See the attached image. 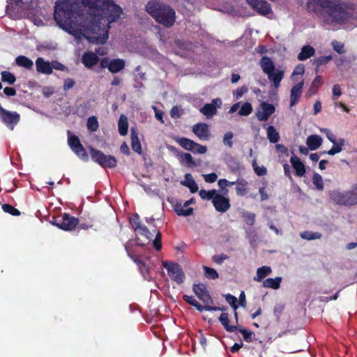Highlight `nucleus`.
Returning <instances> with one entry per match:
<instances>
[{"label":"nucleus","mask_w":357,"mask_h":357,"mask_svg":"<svg viewBox=\"0 0 357 357\" xmlns=\"http://www.w3.org/2000/svg\"><path fill=\"white\" fill-rule=\"evenodd\" d=\"M53 224L64 231H72L79 225V219L65 213L54 220Z\"/></svg>","instance_id":"9"},{"label":"nucleus","mask_w":357,"mask_h":357,"mask_svg":"<svg viewBox=\"0 0 357 357\" xmlns=\"http://www.w3.org/2000/svg\"><path fill=\"white\" fill-rule=\"evenodd\" d=\"M236 185V194L238 196H244L247 193L248 182L245 180H238Z\"/></svg>","instance_id":"36"},{"label":"nucleus","mask_w":357,"mask_h":357,"mask_svg":"<svg viewBox=\"0 0 357 357\" xmlns=\"http://www.w3.org/2000/svg\"><path fill=\"white\" fill-rule=\"evenodd\" d=\"M0 119L10 130H13L20 121V115L17 112H10L0 105Z\"/></svg>","instance_id":"10"},{"label":"nucleus","mask_w":357,"mask_h":357,"mask_svg":"<svg viewBox=\"0 0 357 357\" xmlns=\"http://www.w3.org/2000/svg\"><path fill=\"white\" fill-rule=\"evenodd\" d=\"M260 66L264 73L270 76V73L275 70L273 61L268 56H263L260 60Z\"/></svg>","instance_id":"25"},{"label":"nucleus","mask_w":357,"mask_h":357,"mask_svg":"<svg viewBox=\"0 0 357 357\" xmlns=\"http://www.w3.org/2000/svg\"><path fill=\"white\" fill-rule=\"evenodd\" d=\"M2 209L5 213H9L13 216H18L20 215V211L17 208L8 204H3Z\"/></svg>","instance_id":"44"},{"label":"nucleus","mask_w":357,"mask_h":357,"mask_svg":"<svg viewBox=\"0 0 357 357\" xmlns=\"http://www.w3.org/2000/svg\"><path fill=\"white\" fill-rule=\"evenodd\" d=\"M342 95V91L339 84H335L333 87V99L336 100Z\"/></svg>","instance_id":"58"},{"label":"nucleus","mask_w":357,"mask_h":357,"mask_svg":"<svg viewBox=\"0 0 357 357\" xmlns=\"http://www.w3.org/2000/svg\"><path fill=\"white\" fill-rule=\"evenodd\" d=\"M15 63L17 66L25 68L28 70L31 69L33 66V62L29 58L23 55L16 57Z\"/></svg>","instance_id":"29"},{"label":"nucleus","mask_w":357,"mask_h":357,"mask_svg":"<svg viewBox=\"0 0 357 357\" xmlns=\"http://www.w3.org/2000/svg\"><path fill=\"white\" fill-rule=\"evenodd\" d=\"M283 77V70H277L276 72L272 71V73H270V76H268V78L273 83V85L276 89L280 86V82L282 81Z\"/></svg>","instance_id":"31"},{"label":"nucleus","mask_w":357,"mask_h":357,"mask_svg":"<svg viewBox=\"0 0 357 357\" xmlns=\"http://www.w3.org/2000/svg\"><path fill=\"white\" fill-rule=\"evenodd\" d=\"M246 223L249 225H253L255 222V215L254 213H246L244 215Z\"/></svg>","instance_id":"59"},{"label":"nucleus","mask_w":357,"mask_h":357,"mask_svg":"<svg viewBox=\"0 0 357 357\" xmlns=\"http://www.w3.org/2000/svg\"><path fill=\"white\" fill-rule=\"evenodd\" d=\"M290 162L295 170V174L298 176H303L305 174V167L304 164L301 161L300 158L294 153L290 158Z\"/></svg>","instance_id":"20"},{"label":"nucleus","mask_w":357,"mask_h":357,"mask_svg":"<svg viewBox=\"0 0 357 357\" xmlns=\"http://www.w3.org/2000/svg\"><path fill=\"white\" fill-rule=\"evenodd\" d=\"M260 108L261 111H257L256 113V116L259 121H267L275 111V107L273 105L264 101L260 103Z\"/></svg>","instance_id":"14"},{"label":"nucleus","mask_w":357,"mask_h":357,"mask_svg":"<svg viewBox=\"0 0 357 357\" xmlns=\"http://www.w3.org/2000/svg\"><path fill=\"white\" fill-rule=\"evenodd\" d=\"M162 266L166 268L169 278L177 284H182L185 280V274L180 264L176 262L162 261Z\"/></svg>","instance_id":"8"},{"label":"nucleus","mask_w":357,"mask_h":357,"mask_svg":"<svg viewBox=\"0 0 357 357\" xmlns=\"http://www.w3.org/2000/svg\"><path fill=\"white\" fill-rule=\"evenodd\" d=\"M183 298L189 305L194 306L198 311H201V304L196 300L194 296L184 295Z\"/></svg>","instance_id":"43"},{"label":"nucleus","mask_w":357,"mask_h":357,"mask_svg":"<svg viewBox=\"0 0 357 357\" xmlns=\"http://www.w3.org/2000/svg\"><path fill=\"white\" fill-rule=\"evenodd\" d=\"M181 184L188 187L192 193L198 190V186L190 174H186L185 175V179L181 181Z\"/></svg>","instance_id":"28"},{"label":"nucleus","mask_w":357,"mask_h":357,"mask_svg":"<svg viewBox=\"0 0 357 357\" xmlns=\"http://www.w3.org/2000/svg\"><path fill=\"white\" fill-rule=\"evenodd\" d=\"M130 139L132 149L139 155H141L142 153L141 143L138 137V133L133 128H131Z\"/></svg>","instance_id":"26"},{"label":"nucleus","mask_w":357,"mask_h":357,"mask_svg":"<svg viewBox=\"0 0 357 357\" xmlns=\"http://www.w3.org/2000/svg\"><path fill=\"white\" fill-rule=\"evenodd\" d=\"M252 112V107L250 102H245L238 111V114L241 116H248Z\"/></svg>","instance_id":"45"},{"label":"nucleus","mask_w":357,"mask_h":357,"mask_svg":"<svg viewBox=\"0 0 357 357\" xmlns=\"http://www.w3.org/2000/svg\"><path fill=\"white\" fill-rule=\"evenodd\" d=\"M91 158L93 161L103 168H114L117 165V160L114 156L106 155L101 151L93 147L89 148Z\"/></svg>","instance_id":"5"},{"label":"nucleus","mask_w":357,"mask_h":357,"mask_svg":"<svg viewBox=\"0 0 357 357\" xmlns=\"http://www.w3.org/2000/svg\"><path fill=\"white\" fill-rule=\"evenodd\" d=\"M190 204H187V201L183 204L176 202L174 205V210L179 216H188L192 214L193 208L189 207Z\"/></svg>","instance_id":"23"},{"label":"nucleus","mask_w":357,"mask_h":357,"mask_svg":"<svg viewBox=\"0 0 357 357\" xmlns=\"http://www.w3.org/2000/svg\"><path fill=\"white\" fill-rule=\"evenodd\" d=\"M321 132H324L326 134V137L328 139L332 142L333 144H335V136L331 132V131L328 128H321Z\"/></svg>","instance_id":"54"},{"label":"nucleus","mask_w":357,"mask_h":357,"mask_svg":"<svg viewBox=\"0 0 357 357\" xmlns=\"http://www.w3.org/2000/svg\"><path fill=\"white\" fill-rule=\"evenodd\" d=\"M130 223L136 233L144 236L149 241L153 240V234L145 225L141 223L138 214H135L130 218Z\"/></svg>","instance_id":"12"},{"label":"nucleus","mask_w":357,"mask_h":357,"mask_svg":"<svg viewBox=\"0 0 357 357\" xmlns=\"http://www.w3.org/2000/svg\"><path fill=\"white\" fill-rule=\"evenodd\" d=\"M68 144L71 150L82 160L88 161L89 156L86 149L81 144L77 136L75 135H70V132L68 131Z\"/></svg>","instance_id":"11"},{"label":"nucleus","mask_w":357,"mask_h":357,"mask_svg":"<svg viewBox=\"0 0 357 357\" xmlns=\"http://www.w3.org/2000/svg\"><path fill=\"white\" fill-rule=\"evenodd\" d=\"M202 303L204 305H211L213 303V300L211 296L208 294L206 287L202 286Z\"/></svg>","instance_id":"52"},{"label":"nucleus","mask_w":357,"mask_h":357,"mask_svg":"<svg viewBox=\"0 0 357 357\" xmlns=\"http://www.w3.org/2000/svg\"><path fill=\"white\" fill-rule=\"evenodd\" d=\"M181 109L178 106H174L170 110V116L173 119H178L181 116Z\"/></svg>","instance_id":"56"},{"label":"nucleus","mask_w":357,"mask_h":357,"mask_svg":"<svg viewBox=\"0 0 357 357\" xmlns=\"http://www.w3.org/2000/svg\"><path fill=\"white\" fill-rule=\"evenodd\" d=\"M179 160L182 164H184L189 167H192L195 165V162L192 159V157L188 153H181L179 155Z\"/></svg>","instance_id":"38"},{"label":"nucleus","mask_w":357,"mask_h":357,"mask_svg":"<svg viewBox=\"0 0 357 357\" xmlns=\"http://www.w3.org/2000/svg\"><path fill=\"white\" fill-rule=\"evenodd\" d=\"M122 8L112 0H60L55 3L54 20L64 31L81 25L87 37L98 44L109 38V24L122 14Z\"/></svg>","instance_id":"1"},{"label":"nucleus","mask_w":357,"mask_h":357,"mask_svg":"<svg viewBox=\"0 0 357 357\" xmlns=\"http://www.w3.org/2000/svg\"><path fill=\"white\" fill-rule=\"evenodd\" d=\"M305 73V67L303 64H298L294 70L292 76L303 75Z\"/></svg>","instance_id":"64"},{"label":"nucleus","mask_w":357,"mask_h":357,"mask_svg":"<svg viewBox=\"0 0 357 357\" xmlns=\"http://www.w3.org/2000/svg\"><path fill=\"white\" fill-rule=\"evenodd\" d=\"M215 190H202V199H207L208 200H211L213 202V199L216 197V195H219Z\"/></svg>","instance_id":"51"},{"label":"nucleus","mask_w":357,"mask_h":357,"mask_svg":"<svg viewBox=\"0 0 357 357\" xmlns=\"http://www.w3.org/2000/svg\"><path fill=\"white\" fill-rule=\"evenodd\" d=\"M144 245L145 243H142L139 237H136L135 240H130L125 244V249L128 257L138 266L139 271L144 278L150 281L152 279L150 271L155 266V264L149 257H144L142 255L138 254L135 248L137 246H144Z\"/></svg>","instance_id":"4"},{"label":"nucleus","mask_w":357,"mask_h":357,"mask_svg":"<svg viewBox=\"0 0 357 357\" xmlns=\"http://www.w3.org/2000/svg\"><path fill=\"white\" fill-rule=\"evenodd\" d=\"M246 1L261 15H265L271 12L270 5L265 0H246Z\"/></svg>","instance_id":"16"},{"label":"nucleus","mask_w":357,"mask_h":357,"mask_svg":"<svg viewBox=\"0 0 357 357\" xmlns=\"http://www.w3.org/2000/svg\"><path fill=\"white\" fill-rule=\"evenodd\" d=\"M307 9L314 13L324 24L357 22V8L341 0H307Z\"/></svg>","instance_id":"2"},{"label":"nucleus","mask_w":357,"mask_h":357,"mask_svg":"<svg viewBox=\"0 0 357 357\" xmlns=\"http://www.w3.org/2000/svg\"><path fill=\"white\" fill-rule=\"evenodd\" d=\"M100 60L98 54L91 51L84 52L82 56V63L88 69H92L98 63H100Z\"/></svg>","instance_id":"15"},{"label":"nucleus","mask_w":357,"mask_h":357,"mask_svg":"<svg viewBox=\"0 0 357 357\" xmlns=\"http://www.w3.org/2000/svg\"><path fill=\"white\" fill-rule=\"evenodd\" d=\"M202 176L204 177L205 181L207 183H213L218 178V176L215 173H211L205 175L202 174Z\"/></svg>","instance_id":"61"},{"label":"nucleus","mask_w":357,"mask_h":357,"mask_svg":"<svg viewBox=\"0 0 357 357\" xmlns=\"http://www.w3.org/2000/svg\"><path fill=\"white\" fill-rule=\"evenodd\" d=\"M234 137V134L231 131H229L227 132H226L223 137V144L229 147V148H231L232 146H233V142H232V138Z\"/></svg>","instance_id":"49"},{"label":"nucleus","mask_w":357,"mask_h":357,"mask_svg":"<svg viewBox=\"0 0 357 357\" xmlns=\"http://www.w3.org/2000/svg\"><path fill=\"white\" fill-rule=\"evenodd\" d=\"M75 85V81L71 78H68L65 79L64 84H63V89L65 91L70 90L72 89Z\"/></svg>","instance_id":"63"},{"label":"nucleus","mask_w":357,"mask_h":357,"mask_svg":"<svg viewBox=\"0 0 357 357\" xmlns=\"http://www.w3.org/2000/svg\"><path fill=\"white\" fill-rule=\"evenodd\" d=\"M125 66L126 62L122 59H110L108 57H104L101 59L99 68L96 72L100 73L102 70L107 68L111 73L116 74L124 69Z\"/></svg>","instance_id":"6"},{"label":"nucleus","mask_w":357,"mask_h":357,"mask_svg":"<svg viewBox=\"0 0 357 357\" xmlns=\"http://www.w3.org/2000/svg\"><path fill=\"white\" fill-rule=\"evenodd\" d=\"M222 105V99L214 98L210 103H206L202 107V114L207 119H211L217 114V109L220 108Z\"/></svg>","instance_id":"13"},{"label":"nucleus","mask_w":357,"mask_h":357,"mask_svg":"<svg viewBox=\"0 0 357 357\" xmlns=\"http://www.w3.org/2000/svg\"><path fill=\"white\" fill-rule=\"evenodd\" d=\"M248 89L245 86H243L240 88H238L234 92V96L236 97V99H238L243 96L244 93L248 92Z\"/></svg>","instance_id":"55"},{"label":"nucleus","mask_w":357,"mask_h":357,"mask_svg":"<svg viewBox=\"0 0 357 357\" xmlns=\"http://www.w3.org/2000/svg\"><path fill=\"white\" fill-rule=\"evenodd\" d=\"M314 53L315 50L311 45H305L302 47L301 52L298 54V59L299 61H305L312 56Z\"/></svg>","instance_id":"27"},{"label":"nucleus","mask_w":357,"mask_h":357,"mask_svg":"<svg viewBox=\"0 0 357 357\" xmlns=\"http://www.w3.org/2000/svg\"><path fill=\"white\" fill-rule=\"evenodd\" d=\"M36 70L38 73L50 75L52 73L51 63L46 61L42 57H38L36 61Z\"/></svg>","instance_id":"21"},{"label":"nucleus","mask_w":357,"mask_h":357,"mask_svg":"<svg viewBox=\"0 0 357 357\" xmlns=\"http://www.w3.org/2000/svg\"><path fill=\"white\" fill-rule=\"evenodd\" d=\"M321 234L319 232H312L310 231H305L301 234V237L303 239L308 241L320 239L321 238Z\"/></svg>","instance_id":"40"},{"label":"nucleus","mask_w":357,"mask_h":357,"mask_svg":"<svg viewBox=\"0 0 357 357\" xmlns=\"http://www.w3.org/2000/svg\"><path fill=\"white\" fill-rule=\"evenodd\" d=\"M161 240H162V234L159 231H158L155 234V238L153 241V247L157 251L160 250L162 248Z\"/></svg>","instance_id":"50"},{"label":"nucleus","mask_w":357,"mask_h":357,"mask_svg":"<svg viewBox=\"0 0 357 357\" xmlns=\"http://www.w3.org/2000/svg\"><path fill=\"white\" fill-rule=\"evenodd\" d=\"M145 10L155 22L166 28L172 27L176 22V12L168 4L158 1L151 0L145 6Z\"/></svg>","instance_id":"3"},{"label":"nucleus","mask_w":357,"mask_h":357,"mask_svg":"<svg viewBox=\"0 0 357 357\" xmlns=\"http://www.w3.org/2000/svg\"><path fill=\"white\" fill-rule=\"evenodd\" d=\"M1 81L9 84H13L16 81L15 76L8 71H2L1 73Z\"/></svg>","instance_id":"41"},{"label":"nucleus","mask_w":357,"mask_h":357,"mask_svg":"<svg viewBox=\"0 0 357 357\" xmlns=\"http://www.w3.org/2000/svg\"><path fill=\"white\" fill-rule=\"evenodd\" d=\"M332 46L333 50L338 54H342L344 52V44L337 40H333L332 42Z\"/></svg>","instance_id":"53"},{"label":"nucleus","mask_w":357,"mask_h":357,"mask_svg":"<svg viewBox=\"0 0 357 357\" xmlns=\"http://www.w3.org/2000/svg\"><path fill=\"white\" fill-rule=\"evenodd\" d=\"M332 60V56L331 55L328 56H319L313 60V64L316 66L315 72L318 73V68L321 66H324L327 64L329 61Z\"/></svg>","instance_id":"37"},{"label":"nucleus","mask_w":357,"mask_h":357,"mask_svg":"<svg viewBox=\"0 0 357 357\" xmlns=\"http://www.w3.org/2000/svg\"><path fill=\"white\" fill-rule=\"evenodd\" d=\"M282 281L281 277H276L275 278H267L263 282V286L266 288H272L273 289H278L280 287Z\"/></svg>","instance_id":"32"},{"label":"nucleus","mask_w":357,"mask_h":357,"mask_svg":"<svg viewBox=\"0 0 357 357\" xmlns=\"http://www.w3.org/2000/svg\"><path fill=\"white\" fill-rule=\"evenodd\" d=\"M118 129L121 135L124 136L127 135L128 130V122L126 116L121 115L118 122Z\"/></svg>","instance_id":"33"},{"label":"nucleus","mask_w":357,"mask_h":357,"mask_svg":"<svg viewBox=\"0 0 357 357\" xmlns=\"http://www.w3.org/2000/svg\"><path fill=\"white\" fill-rule=\"evenodd\" d=\"M219 321L224 326L225 329L228 332H234L236 329H238L237 326H231L229 325V314L226 312H222L219 317Z\"/></svg>","instance_id":"30"},{"label":"nucleus","mask_w":357,"mask_h":357,"mask_svg":"<svg viewBox=\"0 0 357 357\" xmlns=\"http://www.w3.org/2000/svg\"><path fill=\"white\" fill-rule=\"evenodd\" d=\"M271 273V268L269 266H264L257 268V275L254 278V280L260 282L264 278Z\"/></svg>","instance_id":"34"},{"label":"nucleus","mask_w":357,"mask_h":357,"mask_svg":"<svg viewBox=\"0 0 357 357\" xmlns=\"http://www.w3.org/2000/svg\"><path fill=\"white\" fill-rule=\"evenodd\" d=\"M176 141L181 146L186 150L190 151L193 153H201V145L195 143L190 139L181 137L177 138Z\"/></svg>","instance_id":"18"},{"label":"nucleus","mask_w":357,"mask_h":357,"mask_svg":"<svg viewBox=\"0 0 357 357\" xmlns=\"http://www.w3.org/2000/svg\"><path fill=\"white\" fill-rule=\"evenodd\" d=\"M212 203L215 210L220 213H225L231 206L229 198L220 194L213 199Z\"/></svg>","instance_id":"17"},{"label":"nucleus","mask_w":357,"mask_h":357,"mask_svg":"<svg viewBox=\"0 0 357 357\" xmlns=\"http://www.w3.org/2000/svg\"><path fill=\"white\" fill-rule=\"evenodd\" d=\"M202 268L204 270V275L209 280H215L218 278L219 275L218 272L212 268L202 266Z\"/></svg>","instance_id":"42"},{"label":"nucleus","mask_w":357,"mask_h":357,"mask_svg":"<svg viewBox=\"0 0 357 357\" xmlns=\"http://www.w3.org/2000/svg\"><path fill=\"white\" fill-rule=\"evenodd\" d=\"M190 204H187V201L183 204L176 202L174 205V210L179 216H188L192 214L193 208L189 207Z\"/></svg>","instance_id":"22"},{"label":"nucleus","mask_w":357,"mask_h":357,"mask_svg":"<svg viewBox=\"0 0 357 357\" xmlns=\"http://www.w3.org/2000/svg\"><path fill=\"white\" fill-rule=\"evenodd\" d=\"M330 199L337 204L344 206L356 205L352 188L346 192L335 190L330 192Z\"/></svg>","instance_id":"7"},{"label":"nucleus","mask_w":357,"mask_h":357,"mask_svg":"<svg viewBox=\"0 0 357 357\" xmlns=\"http://www.w3.org/2000/svg\"><path fill=\"white\" fill-rule=\"evenodd\" d=\"M218 185L221 188V192L223 195H227L228 192V190L226 188L228 186L227 180V179H220L218 181Z\"/></svg>","instance_id":"57"},{"label":"nucleus","mask_w":357,"mask_h":357,"mask_svg":"<svg viewBox=\"0 0 357 357\" xmlns=\"http://www.w3.org/2000/svg\"><path fill=\"white\" fill-rule=\"evenodd\" d=\"M323 139L321 136L317 135H311L306 139V144L311 151L317 150L321 146Z\"/></svg>","instance_id":"24"},{"label":"nucleus","mask_w":357,"mask_h":357,"mask_svg":"<svg viewBox=\"0 0 357 357\" xmlns=\"http://www.w3.org/2000/svg\"><path fill=\"white\" fill-rule=\"evenodd\" d=\"M312 183L319 190L324 189L322 177L318 173H314L312 176Z\"/></svg>","instance_id":"46"},{"label":"nucleus","mask_w":357,"mask_h":357,"mask_svg":"<svg viewBox=\"0 0 357 357\" xmlns=\"http://www.w3.org/2000/svg\"><path fill=\"white\" fill-rule=\"evenodd\" d=\"M225 298L227 302L229 303L231 307L234 309V310L236 311L238 307L237 305V298L234 296L229 294L225 295Z\"/></svg>","instance_id":"48"},{"label":"nucleus","mask_w":357,"mask_h":357,"mask_svg":"<svg viewBox=\"0 0 357 357\" xmlns=\"http://www.w3.org/2000/svg\"><path fill=\"white\" fill-rule=\"evenodd\" d=\"M86 126L90 132H96L99 127V123L97 118L95 116L89 117L87 120Z\"/></svg>","instance_id":"39"},{"label":"nucleus","mask_w":357,"mask_h":357,"mask_svg":"<svg viewBox=\"0 0 357 357\" xmlns=\"http://www.w3.org/2000/svg\"><path fill=\"white\" fill-rule=\"evenodd\" d=\"M267 138L271 143L275 144L280 139L279 132L275 130L273 126L267 128Z\"/></svg>","instance_id":"35"},{"label":"nucleus","mask_w":357,"mask_h":357,"mask_svg":"<svg viewBox=\"0 0 357 357\" xmlns=\"http://www.w3.org/2000/svg\"><path fill=\"white\" fill-rule=\"evenodd\" d=\"M236 331H238L239 333H241L243 335V339L245 341L248 342H251L252 341V335H254L253 332L250 331H247L246 329L239 328L238 327V329Z\"/></svg>","instance_id":"47"},{"label":"nucleus","mask_w":357,"mask_h":357,"mask_svg":"<svg viewBox=\"0 0 357 357\" xmlns=\"http://www.w3.org/2000/svg\"><path fill=\"white\" fill-rule=\"evenodd\" d=\"M229 257L225 254H221L219 255H214L213 257V260L218 264H221L224 260L227 259Z\"/></svg>","instance_id":"60"},{"label":"nucleus","mask_w":357,"mask_h":357,"mask_svg":"<svg viewBox=\"0 0 357 357\" xmlns=\"http://www.w3.org/2000/svg\"><path fill=\"white\" fill-rule=\"evenodd\" d=\"M303 85L304 81L302 80L291 88L290 93V107L294 106L298 101L302 94Z\"/></svg>","instance_id":"19"},{"label":"nucleus","mask_w":357,"mask_h":357,"mask_svg":"<svg viewBox=\"0 0 357 357\" xmlns=\"http://www.w3.org/2000/svg\"><path fill=\"white\" fill-rule=\"evenodd\" d=\"M51 66H52V70L56 69L58 70L63 71L66 69V67L63 64H62L61 63H60L57 61H52Z\"/></svg>","instance_id":"62"}]
</instances>
